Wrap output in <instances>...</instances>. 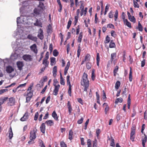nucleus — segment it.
<instances>
[{
  "label": "nucleus",
  "instance_id": "1",
  "mask_svg": "<svg viewBox=\"0 0 147 147\" xmlns=\"http://www.w3.org/2000/svg\"><path fill=\"white\" fill-rule=\"evenodd\" d=\"M89 81L88 78V75L84 72L81 81V85L84 87V91L87 92L89 86Z\"/></svg>",
  "mask_w": 147,
  "mask_h": 147
},
{
  "label": "nucleus",
  "instance_id": "2",
  "mask_svg": "<svg viewBox=\"0 0 147 147\" xmlns=\"http://www.w3.org/2000/svg\"><path fill=\"white\" fill-rule=\"evenodd\" d=\"M37 129L36 128L33 129L31 131L30 134V140L28 143L29 144H32L34 143V140L36 137V133L37 132Z\"/></svg>",
  "mask_w": 147,
  "mask_h": 147
},
{
  "label": "nucleus",
  "instance_id": "3",
  "mask_svg": "<svg viewBox=\"0 0 147 147\" xmlns=\"http://www.w3.org/2000/svg\"><path fill=\"white\" fill-rule=\"evenodd\" d=\"M136 127L135 125H133L131 128V132L130 133V139L132 141H134L135 137L134 136V135L135 134V130Z\"/></svg>",
  "mask_w": 147,
  "mask_h": 147
},
{
  "label": "nucleus",
  "instance_id": "4",
  "mask_svg": "<svg viewBox=\"0 0 147 147\" xmlns=\"http://www.w3.org/2000/svg\"><path fill=\"white\" fill-rule=\"evenodd\" d=\"M23 59L26 62H30L32 61L33 58L32 56L29 54L24 55L22 57Z\"/></svg>",
  "mask_w": 147,
  "mask_h": 147
},
{
  "label": "nucleus",
  "instance_id": "5",
  "mask_svg": "<svg viewBox=\"0 0 147 147\" xmlns=\"http://www.w3.org/2000/svg\"><path fill=\"white\" fill-rule=\"evenodd\" d=\"M15 103V98H14L12 97L9 98L8 102L7 103V105L9 106H11L14 105Z\"/></svg>",
  "mask_w": 147,
  "mask_h": 147
},
{
  "label": "nucleus",
  "instance_id": "6",
  "mask_svg": "<svg viewBox=\"0 0 147 147\" xmlns=\"http://www.w3.org/2000/svg\"><path fill=\"white\" fill-rule=\"evenodd\" d=\"M37 36L41 40L43 39L44 38V36L43 30L41 28H40L38 30Z\"/></svg>",
  "mask_w": 147,
  "mask_h": 147
},
{
  "label": "nucleus",
  "instance_id": "7",
  "mask_svg": "<svg viewBox=\"0 0 147 147\" xmlns=\"http://www.w3.org/2000/svg\"><path fill=\"white\" fill-rule=\"evenodd\" d=\"M16 65L18 69L20 71H21L23 69V67L24 66V63L23 61H19L16 62Z\"/></svg>",
  "mask_w": 147,
  "mask_h": 147
},
{
  "label": "nucleus",
  "instance_id": "8",
  "mask_svg": "<svg viewBox=\"0 0 147 147\" xmlns=\"http://www.w3.org/2000/svg\"><path fill=\"white\" fill-rule=\"evenodd\" d=\"M31 50L35 54H37L38 53V49L37 47L36 44H34L30 47Z\"/></svg>",
  "mask_w": 147,
  "mask_h": 147
},
{
  "label": "nucleus",
  "instance_id": "9",
  "mask_svg": "<svg viewBox=\"0 0 147 147\" xmlns=\"http://www.w3.org/2000/svg\"><path fill=\"white\" fill-rule=\"evenodd\" d=\"M127 14L128 17V19L130 21L133 22L134 23H135L136 22V20L134 17V16H131L130 15V13L128 11H127Z\"/></svg>",
  "mask_w": 147,
  "mask_h": 147
},
{
  "label": "nucleus",
  "instance_id": "10",
  "mask_svg": "<svg viewBox=\"0 0 147 147\" xmlns=\"http://www.w3.org/2000/svg\"><path fill=\"white\" fill-rule=\"evenodd\" d=\"M80 12V9H78L76 11V16H75L74 18L75 20L74 21V26H76V25L77 23L78 22V20L79 18V13Z\"/></svg>",
  "mask_w": 147,
  "mask_h": 147
},
{
  "label": "nucleus",
  "instance_id": "11",
  "mask_svg": "<svg viewBox=\"0 0 147 147\" xmlns=\"http://www.w3.org/2000/svg\"><path fill=\"white\" fill-rule=\"evenodd\" d=\"M28 113L26 112L25 113L23 117L20 119V120L22 121H26L28 119Z\"/></svg>",
  "mask_w": 147,
  "mask_h": 147
},
{
  "label": "nucleus",
  "instance_id": "12",
  "mask_svg": "<svg viewBox=\"0 0 147 147\" xmlns=\"http://www.w3.org/2000/svg\"><path fill=\"white\" fill-rule=\"evenodd\" d=\"M67 106L68 109V112L69 115H71V111L72 110V108L70 102L69 101H68L67 103Z\"/></svg>",
  "mask_w": 147,
  "mask_h": 147
},
{
  "label": "nucleus",
  "instance_id": "13",
  "mask_svg": "<svg viewBox=\"0 0 147 147\" xmlns=\"http://www.w3.org/2000/svg\"><path fill=\"white\" fill-rule=\"evenodd\" d=\"M14 70L12 67L10 65L7 66L6 67V71L7 73H10Z\"/></svg>",
  "mask_w": 147,
  "mask_h": 147
},
{
  "label": "nucleus",
  "instance_id": "14",
  "mask_svg": "<svg viewBox=\"0 0 147 147\" xmlns=\"http://www.w3.org/2000/svg\"><path fill=\"white\" fill-rule=\"evenodd\" d=\"M40 131L43 134H45L46 129V126L45 123H42L40 127Z\"/></svg>",
  "mask_w": 147,
  "mask_h": 147
},
{
  "label": "nucleus",
  "instance_id": "15",
  "mask_svg": "<svg viewBox=\"0 0 147 147\" xmlns=\"http://www.w3.org/2000/svg\"><path fill=\"white\" fill-rule=\"evenodd\" d=\"M27 38L35 42H36L37 40V37L33 36L31 34H29L27 36Z\"/></svg>",
  "mask_w": 147,
  "mask_h": 147
},
{
  "label": "nucleus",
  "instance_id": "16",
  "mask_svg": "<svg viewBox=\"0 0 147 147\" xmlns=\"http://www.w3.org/2000/svg\"><path fill=\"white\" fill-rule=\"evenodd\" d=\"M70 65V62L69 61L67 64L66 66L64 69V75L65 76L66 75L67 71Z\"/></svg>",
  "mask_w": 147,
  "mask_h": 147
},
{
  "label": "nucleus",
  "instance_id": "17",
  "mask_svg": "<svg viewBox=\"0 0 147 147\" xmlns=\"http://www.w3.org/2000/svg\"><path fill=\"white\" fill-rule=\"evenodd\" d=\"M147 140V136L145 134H144V136L142 137V144L143 147H145V143L146 142Z\"/></svg>",
  "mask_w": 147,
  "mask_h": 147
},
{
  "label": "nucleus",
  "instance_id": "18",
  "mask_svg": "<svg viewBox=\"0 0 147 147\" xmlns=\"http://www.w3.org/2000/svg\"><path fill=\"white\" fill-rule=\"evenodd\" d=\"M8 99V97H1L0 98V104L2 105Z\"/></svg>",
  "mask_w": 147,
  "mask_h": 147
},
{
  "label": "nucleus",
  "instance_id": "19",
  "mask_svg": "<svg viewBox=\"0 0 147 147\" xmlns=\"http://www.w3.org/2000/svg\"><path fill=\"white\" fill-rule=\"evenodd\" d=\"M34 25L36 26H39L41 27H42V24L40 21L36 19V22L34 23Z\"/></svg>",
  "mask_w": 147,
  "mask_h": 147
},
{
  "label": "nucleus",
  "instance_id": "20",
  "mask_svg": "<svg viewBox=\"0 0 147 147\" xmlns=\"http://www.w3.org/2000/svg\"><path fill=\"white\" fill-rule=\"evenodd\" d=\"M116 53H112L111 55V62L113 61L114 64H115V59L116 58Z\"/></svg>",
  "mask_w": 147,
  "mask_h": 147
},
{
  "label": "nucleus",
  "instance_id": "21",
  "mask_svg": "<svg viewBox=\"0 0 147 147\" xmlns=\"http://www.w3.org/2000/svg\"><path fill=\"white\" fill-rule=\"evenodd\" d=\"M40 9H39L38 8H35L34 10V12L36 16L38 15L41 11H42Z\"/></svg>",
  "mask_w": 147,
  "mask_h": 147
},
{
  "label": "nucleus",
  "instance_id": "22",
  "mask_svg": "<svg viewBox=\"0 0 147 147\" xmlns=\"http://www.w3.org/2000/svg\"><path fill=\"white\" fill-rule=\"evenodd\" d=\"M52 116L54 119L57 121L59 120V117L57 116V114L56 113L55 111H54L52 113Z\"/></svg>",
  "mask_w": 147,
  "mask_h": 147
},
{
  "label": "nucleus",
  "instance_id": "23",
  "mask_svg": "<svg viewBox=\"0 0 147 147\" xmlns=\"http://www.w3.org/2000/svg\"><path fill=\"white\" fill-rule=\"evenodd\" d=\"M45 123L47 124L48 126H50L53 125L54 124L53 121L51 120H49L46 121Z\"/></svg>",
  "mask_w": 147,
  "mask_h": 147
},
{
  "label": "nucleus",
  "instance_id": "24",
  "mask_svg": "<svg viewBox=\"0 0 147 147\" xmlns=\"http://www.w3.org/2000/svg\"><path fill=\"white\" fill-rule=\"evenodd\" d=\"M103 105L104 107H105V114H107V111L109 110V107L107 103H104Z\"/></svg>",
  "mask_w": 147,
  "mask_h": 147
},
{
  "label": "nucleus",
  "instance_id": "25",
  "mask_svg": "<svg viewBox=\"0 0 147 147\" xmlns=\"http://www.w3.org/2000/svg\"><path fill=\"white\" fill-rule=\"evenodd\" d=\"M9 132V139H11L13 137V133L12 132V129L11 127H10L9 129V131H8Z\"/></svg>",
  "mask_w": 147,
  "mask_h": 147
},
{
  "label": "nucleus",
  "instance_id": "26",
  "mask_svg": "<svg viewBox=\"0 0 147 147\" xmlns=\"http://www.w3.org/2000/svg\"><path fill=\"white\" fill-rule=\"evenodd\" d=\"M38 7L40 8V9L42 10H44L45 9V7L44 6L43 3L41 2H40L39 5L38 6Z\"/></svg>",
  "mask_w": 147,
  "mask_h": 147
},
{
  "label": "nucleus",
  "instance_id": "27",
  "mask_svg": "<svg viewBox=\"0 0 147 147\" xmlns=\"http://www.w3.org/2000/svg\"><path fill=\"white\" fill-rule=\"evenodd\" d=\"M57 67L55 66L53 67V76L55 78L56 77L57 75Z\"/></svg>",
  "mask_w": 147,
  "mask_h": 147
},
{
  "label": "nucleus",
  "instance_id": "28",
  "mask_svg": "<svg viewBox=\"0 0 147 147\" xmlns=\"http://www.w3.org/2000/svg\"><path fill=\"white\" fill-rule=\"evenodd\" d=\"M42 64L45 65V67H48L49 62L47 60L43 59Z\"/></svg>",
  "mask_w": 147,
  "mask_h": 147
},
{
  "label": "nucleus",
  "instance_id": "29",
  "mask_svg": "<svg viewBox=\"0 0 147 147\" xmlns=\"http://www.w3.org/2000/svg\"><path fill=\"white\" fill-rule=\"evenodd\" d=\"M33 92L31 91L27 92V93H25L24 94V96H27L32 98L33 96Z\"/></svg>",
  "mask_w": 147,
  "mask_h": 147
},
{
  "label": "nucleus",
  "instance_id": "30",
  "mask_svg": "<svg viewBox=\"0 0 147 147\" xmlns=\"http://www.w3.org/2000/svg\"><path fill=\"white\" fill-rule=\"evenodd\" d=\"M109 140L110 141V146L112 147L115 146V143H114V140L112 137H111V138H109Z\"/></svg>",
  "mask_w": 147,
  "mask_h": 147
},
{
  "label": "nucleus",
  "instance_id": "31",
  "mask_svg": "<svg viewBox=\"0 0 147 147\" xmlns=\"http://www.w3.org/2000/svg\"><path fill=\"white\" fill-rule=\"evenodd\" d=\"M51 60V65L53 66L55 64L56 61L55 58L54 57H51L50 58Z\"/></svg>",
  "mask_w": 147,
  "mask_h": 147
},
{
  "label": "nucleus",
  "instance_id": "32",
  "mask_svg": "<svg viewBox=\"0 0 147 147\" xmlns=\"http://www.w3.org/2000/svg\"><path fill=\"white\" fill-rule=\"evenodd\" d=\"M83 32H81L79 34V36L78 39V42L79 43L81 42L82 38L83 37Z\"/></svg>",
  "mask_w": 147,
  "mask_h": 147
},
{
  "label": "nucleus",
  "instance_id": "33",
  "mask_svg": "<svg viewBox=\"0 0 147 147\" xmlns=\"http://www.w3.org/2000/svg\"><path fill=\"white\" fill-rule=\"evenodd\" d=\"M57 3H58L59 7V8L58 9V11L61 12L62 10V5L61 3L60 0H57Z\"/></svg>",
  "mask_w": 147,
  "mask_h": 147
},
{
  "label": "nucleus",
  "instance_id": "34",
  "mask_svg": "<svg viewBox=\"0 0 147 147\" xmlns=\"http://www.w3.org/2000/svg\"><path fill=\"white\" fill-rule=\"evenodd\" d=\"M123 22L125 24V23L126 25L127 26H128L129 28H131V24L130 22H129L127 19H126Z\"/></svg>",
  "mask_w": 147,
  "mask_h": 147
},
{
  "label": "nucleus",
  "instance_id": "35",
  "mask_svg": "<svg viewBox=\"0 0 147 147\" xmlns=\"http://www.w3.org/2000/svg\"><path fill=\"white\" fill-rule=\"evenodd\" d=\"M73 135V132L71 130L69 131L68 138L70 140H71L73 139L72 136Z\"/></svg>",
  "mask_w": 147,
  "mask_h": 147
},
{
  "label": "nucleus",
  "instance_id": "36",
  "mask_svg": "<svg viewBox=\"0 0 147 147\" xmlns=\"http://www.w3.org/2000/svg\"><path fill=\"white\" fill-rule=\"evenodd\" d=\"M136 29H138L139 31L141 32H142L143 31V27L140 24V21H139L138 22V27L136 28Z\"/></svg>",
  "mask_w": 147,
  "mask_h": 147
},
{
  "label": "nucleus",
  "instance_id": "37",
  "mask_svg": "<svg viewBox=\"0 0 147 147\" xmlns=\"http://www.w3.org/2000/svg\"><path fill=\"white\" fill-rule=\"evenodd\" d=\"M60 84H61L64 85L65 84V82L63 79L61 73H60Z\"/></svg>",
  "mask_w": 147,
  "mask_h": 147
},
{
  "label": "nucleus",
  "instance_id": "38",
  "mask_svg": "<svg viewBox=\"0 0 147 147\" xmlns=\"http://www.w3.org/2000/svg\"><path fill=\"white\" fill-rule=\"evenodd\" d=\"M130 72H129V81L130 82H131L132 81V72L131 71V67H130Z\"/></svg>",
  "mask_w": 147,
  "mask_h": 147
},
{
  "label": "nucleus",
  "instance_id": "39",
  "mask_svg": "<svg viewBox=\"0 0 147 147\" xmlns=\"http://www.w3.org/2000/svg\"><path fill=\"white\" fill-rule=\"evenodd\" d=\"M115 43L113 42V40H111L109 44V47L110 48H113L115 47Z\"/></svg>",
  "mask_w": 147,
  "mask_h": 147
},
{
  "label": "nucleus",
  "instance_id": "40",
  "mask_svg": "<svg viewBox=\"0 0 147 147\" xmlns=\"http://www.w3.org/2000/svg\"><path fill=\"white\" fill-rule=\"evenodd\" d=\"M95 69H92L91 78L93 80H94L95 79Z\"/></svg>",
  "mask_w": 147,
  "mask_h": 147
},
{
  "label": "nucleus",
  "instance_id": "41",
  "mask_svg": "<svg viewBox=\"0 0 147 147\" xmlns=\"http://www.w3.org/2000/svg\"><path fill=\"white\" fill-rule=\"evenodd\" d=\"M120 82L119 81H117L116 82L115 84V88L116 89H118L120 85Z\"/></svg>",
  "mask_w": 147,
  "mask_h": 147
},
{
  "label": "nucleus",
  "instance_id": "42",
  "mask_svg": "<svg viewBox=\"0 0 147 147\" xmlns=\"http://www.w3.org/2000/svg\"><path fill=\"white\" fill-rule=\"evenodd\" d=\"M123 100L122 98H117L115 101V104H117L118 102L121 103L122 102Z\"/></svg>",
  "mask_w": 147,
  "mask_h": 147
},
{
  "label": "nucleus",
  "instance_id": "43",
  "mask_svg": "<svg viewBox=\"0 0 147 147\" xmlns=\"http://www.w3.org/2000/svg\"><path fill=\"white\" fill-rule=\"evenodd\" d=\"M90 59V55L88 54H87L86 56L85 57L84 60L86 61H89Z\"/></svg>",
  "mask_w": 147,
  "mask_h": 147
},
{
  "label": "nucleus",
  "instance_id": "44",
  "mask_svg": "<svg viewBox=\"0 0 147 147\" xmlns=\"http://www.w3.org/2000/svg\"><path fill=\"white\" fill-rule=\"evenodd\" d=\"M118 12L117 10H116L114 14L115 21H117V19L118 18Z\"/></svg>",
  "mask_w": 147,
  "mask_h": 147
},
{
  "label": "nucleus",
  "instance_id": "45",
  "mask_svg": "<svg viewBox=\"0 0 147 147\" xmlns=\"http://www.w3.org/2000/svg\"><path fill=\"white\" fill-rule=\"evenodd\" d=\"M87 142L88 147H92L91 140L89 139L87 140Z\"/></svg>",
  "mask_w": 147,
  "mask_h": 147
},
{
  "label": "nucleus",
  "instance_id": "46",
  "mask_svg": "<svg viewBox=\"0 0 147 147\" xmlns=\"http://www.w3.org/2000/svg\"><path fill=\"white\" fill-rule=\"evenodd\" d=\"M52 28L50 24L48 26V28L47 29V32L49 33L51 32V31H52Z\"/></svg>",
  "mask_w": 147,
  "mask_h": 147
},
{
  "label": "nucleus",
  "instance_id": "47",
  "mask_svg": "<svg viewBox=\"0 0 147 147\" xmlns=\"http://www.w3.org/2000/svg\"><path fill=\"white\" fill-rule=\"evenodd\" d=\"M133 0V3H134V6L135 8H139V6L138 4V3L136 1H135V0Z\"/></svg>",
  "mask_w": 147,
  "mask_h": 147
},
{
  "label": "nucleus",
  "instance_id": "48",
  "mask_svg": "<svg viewBox=\"0 0 147 147\" xmlns=\"http://www.w3.org/2000/svg\"><path fill=\"white\" fill-rule=\"evenodd\" d=\"M59 54V52L56 49L54 50L53 52V55L55 57H57Z\"/></svg>",
  "mask_w": 147,
  "mask_h": 147
},
{
  "label": "nucleus",
  "instance_id": "49",
  "mask_svg": "<svg viewBox=\"0 0 147 147\" xmlns=\"http://www.w3.org/2000/svg\"><path fill=\"white\" fill-rule=\"evenodd\" d=\"M81 51V49L80 47V46H79L78 47V49L77 50V57L78 58L79 57Z\"/></svg>",
  "mask_w": 147,
  "mask_h": 147
},
{
  "label": "nucleus",
  "instance_id": "50",
  "mask_svg": "<svg viewBox=\"0 0 147 147\" xmlns=\"http://www.w3.org/2000/svg\"><path fill=\"white\" fill-rule=\"evenodd\" d=\"M70 76L69 75L67 76V84L68 85H71V84L70 81L69 80Z\"/></svg>",
  "mask_w": 147,
  "mask_h": 147
},
{
  "label": "nucleus",
  "instance_id": "51",
  "mask_svg": "<svg viewBox=\"0 0 147 147\" xmlns=\"http://www.w3.org/2000/svg\"><path fill=\"white\" fill-rule=\"evenodd\" d=\"M80 9H84V2L83 1H80Z\"/></svg>",
  "mask_w": 147,
  "mask_h": 147
},
{
  "label": "nucleus",
  "instance_id": "52",
  "mask_svg": "<svg viewBox=\"0 0 147 147\" xmlns=\"http://www.w3.org/2000/svg\"><path fill=\"white\" fill-rule=\"evenodd\" d=\"M107 27L112 29H114L115 28L114 26L112 24H108L107 25Z\"/></svg>",
  "mask_w": 147,
  "mask_h": 147
},
{
  "label": "nucleus",
  "instance_id": "53",
  "mask_svg": "<svg viewBox=\"0 0 147 147\" xmlns=\"http://www.w3.org/2000/svg\"><path fill=\"white\" fill-rule=\"evenodd\" d=\"M53 85L55 86V88L54 89L59 91V89L60 87V85L58 84L57 85L55 84H53Z\"/></svg>",
  "mask_w": 147,
  "mask_h": 147
},
{
  "label": "nucleus",
  "instance_id": "54",
  "mask_svg": "<svg viewBox=\"0 0 147 147\" xmlns=\"http://www.w3.org/2000/svg\"><path fill=\"white\" fill-rule=\"evenodd\" d=\"M86 67L88 69H90L91 67V64L90 62L87 63L86 64Z\"/></svg>",
  "mask_w": 147,
  "mask_h": 147
},
{
  "label": "nucleus",
  "instance_id": "55",
  "mask_svg": "<svg viewBox=\"0 0 147 147\" xmlns=\"http://www.w3.org/2000/svg\"><path fill=\"white\" fill-rule=\"evenodd\" d=\"M110 38L108 36H107L105 40V43H108L110 41Z\"/></svg>",
  "mask_w": 147,
  "mask_h": 147
},
{
  "label": "nucleus",
  "instance_id": "56",
  "mask_svg": "<svg viewBox=\"0 0 147 147\" xmlns=\"http://www.w3.org/2000/svg\"><path fill=\"white\" fill-rule=\"evenodd\" d=\"M97 140L95 139L93 141V147H97Z\"/></svg>",
  "mask_w": 147,
  "mask_h": 147
},
{
  "label": "nucleus",
  "instance_id": "57",
  "mask_svg": "<svg viewBox=\"0 0 147 147\" xmlns=\"http://www.w3.org/2000/svg\"><path fill=\"white\" fill-rule=\"evenodd\" d=\"M70 1V7H72L74 5V0H69Z\"/></svg>",
  "mask_w": 147,
  "mask_h": 147
},
{
  "label": "nucleus",
  "instance_id": "58",
  "mask_svg": "<svg viewBox=\"0 0 147 147\" xmlns=\"http://www.w3.org/2000/svg\"><path fill=\"white\" fill-rule=\"evenodd\" d=\"M60 144L61 147H67V145L63 141L61 142Z\"/></svg>",
  "mask_w": 147,
  "mask_h": 147
},
{
  "label": "nucleus",
  "instance_id": "59",
  "mask_svg": "<svg viewBox=\"0 0 147 147\" xmlns=\"http://www.w3.org/2000/svg\"><path fill=\"white\" fill-rule=\"evenodd\" d=\"M101 132L100 130L99 129H97L96 130V136L97 137H98L100 134Z\"/></svg>",
  "mask_w": 147,
  "mask_h": 147
},
{
  "label": "nucleus",
  "instance_id": "60",
  "mask_svg": "<svg viewBox=\"0 0 147 147\" xmlns=\"http://www.w3.org/2000/svg\"><path fill=\"white\" fill-rule=\"evenodd\" d=\"M71 23H72L71 21V20H69V21L68 22V24H67V29H69V28H70V27L71 25Z\"/></svg>",
  "mask_w": 147,
  "mask_h": 147
},
{
  "label": "nucleus",
  "instance_id": "61",
  "mask_svg": "<svg viewBox=\"0 0 147 147\" xmlns=\"http://www.w3.org/2000/svg\"><path fill=\"white\" fill-rule=\"evenodd\" d=\"M111 34L112 36L115 37L116 36V34L114 30H112L111 31Z\"/></svg>",
  "mask_w": 147,
  "mask_h": 147
},
{
  "label": "nucleus",
  "instance_id": "62",
  "mask_svg": "<svg viewBox=\"0 0 147 147\" xmlns=\"http://www.w3.org/2000/svg\"><path fill=\"white\" fill-rule=\"evenodd\" d=\"M80 29V26L79 25H78L77 26L76 30V34L78 35L79 34Z\"/></svg>",
  "mask_w": 147,
  "mask_h": 147
},
{
  "label": "nucleus",
  "instance_id": "63",
  "mask_svg": "<svg viewBox=\"0 0 147 147\" xmlns=\"http://www.w3.org/2000/svg\"><path fill=\"white\" fill-rule=\"evenodd\" d=\"M81 144L82 145H84L85 144V142H84V138H80Z\"/></svg>",
  "mask_w": 147,
  "mask_h": 147
},
{
  "label": "nucleus",
  "instance_id": "64",
  "mask_svg": "<svg viewBox=\"0 0 147 147\" xmlns=\"http://www.w3.org/2000/svg\"><path fill=\"white\" fill-rule=\"evenodd\" d=\"M38 115H39V114H38V112H37L35 113V114L34 118V120L36 121L37 120L38 117Z\"/></svg>",
  "mask_w": 147,
  "mask_h": 147
}]
</instances>
